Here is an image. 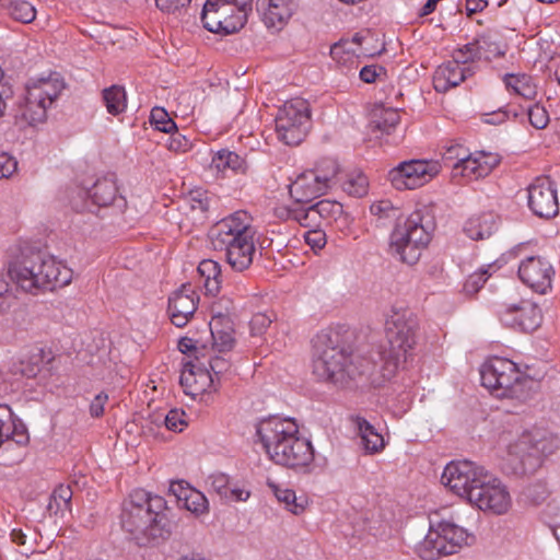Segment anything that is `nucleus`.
I'll use <instances>...</instances> for the list:
<instances>
[{
    "label": "nucleus",
    "instance_id": "f257e3e1",
    "mask_svg": "<svg viewBox=\"0 0 560 560\" xmlns=\"http://www.w3.org/2000/svg\"><path fill=\"white\" fill-rule=\"evenodd\" d=\"M119 521L128 539L140 548L159 547L173 532L166 500L142 489L122 501Z\"/></svg>",
    "mask_w": 560,
    "mask_h": 560
},
{
    "label": "nucleus",
    "instance_id": "f03ea898",
    "mask_svg": "<svg viewBox=\"0 0 560 560\" xmlns=\"http://www.w3.org/2000/svg\"><path fill=\"white\" fill-rule=\"evenodd\" d=\"M443 485L467 499L482 511L504 514L511 506V495L501 480L485 467L470 460L451 462L441 476Z\"/></svg>",
    "mask_w": 560,
    "mask_h": 560
},
{
    "label": "nucleus",
    "instance_id": "7ed1b4c3",
    "mask_svg": "<svg viewBox=\"0 0 560 560\" xmlns=\"http://www.w3.org/2000/svg\"><path fill=\"white\" fill-rule=\"evenodd\" d=\"M255 428L262 448L275 464L295 471H311L314 447L310 440L300 435L294 419L270 416L258 421Z\"/></svg>",
    "mask_w": 560,
    "mask_h": 560
},
{
    "label": "nucleus",
    "instance_id": "20e7f679",
    "mask_svg": "<svg viewBox=\"0 0 560 560\" xmlns=\"http://www.w3.org/2000/svg\"><path fill=\"white\" fill-rule=\"evenodd\" d=\"M256 229L245 211H236L218 222L210 232L215 250H224L231 268L242 272L253 264Z\"/></svg>",
    "mask_w": 560,
    "mask_h": 560
},
{
    "label": "nucleus",
    "instance_id": "39448f33",
    "mask_svg": "<svg viewBox=\"0 0 560 560\" xmlns=\"http://www.w3.org/2000/svg\"><path fill=\"white\" fill-rule=\"evenodd\" d=\"M8 276L23 291L35 293L38 289L52 291L69 284L73 272L52 256L31 252L10 262Z\"/></svg>",
    "mask_w": 560,
    "mask_h": 560
},
{
    "label": "nucleus",
    "instance_id": "423d86ee",
    "mask_svg": "<svg viewBox=\"0 0 560 560\" xmlns=\"http://www.w3.org/2000/svg\"><path fill=\"white\" fill-rule=\"evenodd\" d=\"M8 276L23 291L35 293L38 289L52 291L69 284L73 272L52 256L31 252L10 262Z\"/></svg>",
    "mask_w": 560,
    "mask_h": 560
},
{
    "label": "nucleus",
    "instance_id": "0eeeda50",
    "mask_svg": "<svg viewBox=\"0 0 560 560\" xmlns=\"http://www.w3.org/2000/svg\"><path fill=\"white\" fill-rule=\"evenodd\" d=\"M418 317L406 306L393 305L386 315L385 332L388 348L380 352L384 375H393L406 363L417 342Z\"/></svg>",
    "mask_w": 560,
    "mask_h": 560
},
{
    "label": "nucleus",
    "instance_id": "6e6552de",
    "mask_svg": "<svg viewBox=\"0 0 560 560\" xmlns=\"http://www.w3.org/2000/svg\"><path fill=\"white\" fill-rule=\"evenodd\" d=\"M313 373L320 381L343 384L364 371H359L353 365L350 346L340 340L338 332L329 331L317 337Z\"/></svg>",
    "mask_w": 560,
    "mask_h": 560
},
{
    "label": "nucleus",
    "instance_id": "1a4fd4ad",
    "mask_svg": "<svg viewBox=\"0 0 560 560\" xmlns=\"http://www.w3.org/2000/svg\"><path fill=\"white\" fill-rule=\"evenodd\" d=\"M481 384L499 398L524 400L528 397L533 380L522 373L513 361L493 357L480 369Z\"/></svg>",
    "mask_w": 560,
    "mask_h": 560
},
{
    "label": "nucleus",
    "instance_id": "9d476101",
    "mask_svg": "<svg viewBox=\"0 0 560 560\" xmlns=\"http://www.w3.org/2000/svg\"><path fill=\"white\" fill-rule=\"evenodd\" d=\"M433 223L424 217L422 210L413 211L404 222L397 225L390 234L389 249L402 262L415 265L423 248L431 241Z\"/></svg>",
    "mask_w": 560,
    "mask_h": 560
},
{
    "label": "nucleus",
    "instance_id": "9b49d317",
    "mask_svg": "<svg viewBox=\"0 0 560 560\" xmlns=\"http://www.w3.org/2000/svg\"><path fill=\"white\" fill-rule=\"evenodd\" d=\"M339 174V164L336 160L324 158L315 167L307 170L289 185V192L298 203H307L326 195L336 184Z\"/></svg>",
    "mask_w": 560,
    "mask_h": 560
},
{
    "label": "nucleus",
    "instance_id": "f8f14e48",
    "mask_svg": "<svg viewBox=\"0 0 560 560\" xmlns=\"http://www.w3.org/2000/svg\"><path fill=\"white\" fill-rule=\"evenodd\" d=\"M252 7L253 0H207L201 20L210 32L233 34L246 24Z\"/></svg>",
    "mask_w": 560,
    "mask_h": 560
},
{
    "label": "nucleus",
    "instance_id": "ddd939ff",
    "mask_svg": "<svg viewBox=\"0 0 560 560\" xmlns=\"http://www.w3.org/2000/svg\"><path fill=\"white\" fill-rule=\"evenodd\" d=\"M559 447L558 438L542 429L524 432L509 446V454L520 460L522 472H533Z\"/></svg>",
    "mask_w": 560,
    "mask_h": 560
},
{
    "label": "nucleus",
    "instance_id": "4468645a",
    "mask_svg": "<svg viewBox=\"0 0 560 560\" xmlns=\"http://www.w3.org/2000/svg\"><path fill=\"white\" fill-rule=\"evenodd\" d=\"M63 88L65 84L58 77L42 78L28 83L24 101L20 106L22 118L31 126L44 122L47 118V109Z\"/></svg>",
    "mask_w": 560,
    "mask_h": 560
},
{
    "label": "nucleus",
    "instance_id": "2eb2a0df",
    "mask_svg": "<svg viewBox=\"0 0 560 560\" xmlns=\"http://www.w3.org/2000/svg\"><path fill=\"white\" fill-rule=\"evenodd\" d=\"M467 532L454 523L442 521L438 527L430 528L418 545L417 552L423 560H436L442 556L456 553L458 548L468 544Z\"/></svg>",
    "mask_w": 560,
    "mask_h": 560
},
{
    "label": "nucleus",
    "instance_id": "dca6fc26",
    "mask_svg": "<svg viewBox=\"0 0 560 560\" xmlns=\"http://www.w3.org/2000/svg\"><path fill=\"white\" fill-rule=\"evenodd\" d=\"M278 138L288 145L300 144L311 128L308 103L302 98L285 102L276 116Z\"/></svg>",
    "mask_w": 560,
    "mask_h": 560
},
{
    "label": "nucleus",
    "instance_id": "f3484780",
    "mask_svg": "<svg viewBox=\"0 0 560 560\" xmlns=\"http://www.w3.org/2000/svg\"><path fill=\"white\" fill-rule=\"evenodd\" d=\"M71 207L78 211H92L91 206H113L119 212L125 211L127 201L118 195L116 178L113 174L97 178L90 189L79 188L71 199Z\"/></svg>",
    "mask_w": 560,
    "mask_h": 560
},
{
    "label": "nucleus",
    "instance_id": "a211bd4d",
    "mask_svg": "<svg viewBox=\"0 0 560 560\" xmlns=\"http://www.w3.org/2000/svg\"><path fill=\"white\" fill-rule=\"evenodd\" d=\"M441 171L433 160L402 161L388 172V180L397 190L416 189L431 180Z\"/></svg>",
    "mask_w": 560,
    "mask_h": 560
},
{
    "label": "nucleus",
    "instance_id": "6ab92c4d",
    "mask_svg": "<svg viewBox=\"0 0 560 560\" xmlns=\"http://www.w3.org/2000/svg\"><path fill=\"white\" fill-rule=\"evenodd\" d=\"M527 206L532 213L541 219H551L559 213L556 184L550 177H537L527 187Z\"/></svg>",
    "mask_w": 560,
    "mask_h": 560
},
{
    "label": "nucleus",
    "instance_id": "aec40b11",
    "mask_svg": "<svg viewBox=\"0 0 560 560\" xmlns=\"http://www.w3.org/2000/svg\"><path fill=\"white\" fill-rule=\"evenodd\" d=\"M553 277L552 265L540 256L527 257L518 266L521 281L539 294H547L551 290Z\"/></svg>",
    "mask_w": 560,
    "mask_h": 560
},
{
    "label": "nucleus",
    "instance_id": "412c9836",
    "mask_svg": "<svg viewBox=\"0 0 560 560\" xmlns=\"http://www.w3.org/2000/svg\"><path fill=\"white\" fill-rule=\"evenodd\" d=\"M504 325L524 332H533L541 322L542 314L537 304L523 301L520 305H511L501 314Z\"/></svg>",
    "mask_w": 560,
    "mask_h": 560
},
{
    "label": "nucleus",
    "instance_id": "4be33fe9",
    "mask_svg": "<svg viewBox=\"0 0 560 560\" xmlns=\"http://www.w3.org/2000/svg\"><path fill=\"white\" fill-rule=\"evenodd\" d=\"M198 300L190 284H183L175 291L168 298L167 307L172 324L179 328L186 326L197 310Z\"/></svg>",
    "mask_w": 560,
    "mask_h": 560
},
{
    "label": "nucleus",
    "instance_id": "5701e85b",
    "mask_svg": "<svg viewBox=\"0 0 560 560\" xmlns=\"http://www.w3.org/2000/svg\"><path fill=\"white\" fill-rule=\"evenodd\" d=\"M28 440L25 425L14 418L8 405H0V450L8 452L13 446H25Z\"/></svg>",
    "mask_w": 560,
    "mask_h": 560
},
{
    "label": "nucleus",
    "instance_id": "b1692460",
    "mask_svg": "<svg viewBox=\"0 0 560 560\" xmlns=\"http://www.w3.org/2000/svg\"><path fill=\"white\" fill-rule=\"evenodd\" d=\"M474 73V66H463L454 59L445 61L440 65L434 72V90L439 93H446L452 88L458 86Z\"/></svg>",
    "mask_w": 560,
    "mask_h": 560
},
{
    "label": "nucleus",
    "instance_id": "393cba45",
    "mask_svg": "<svg viewBox=\"0 0 560 560\" xmlns=\"http://www.w3.org/2000/svg\"><path fill=\"white\" fill-rule=\"evenodd\" d=\"M298 0H257L256 10L267 27L284 24L298 9Z\"/></svg>",
    "mask_w": 560,
    "mask_h": 560
},
{
    "label": "nucleus",
    "instance_id": "a878e982",
    "mask_svg": "<svg viewBox=\"0 0 560 560\" xmlns=\"http://www.w3.org/2000/svg\"><path fill=\"white\" fill-rule=\"evenodd\" d=\"M209 328L212 337L211 352L226 353L234 348L233 328L228 316L221 313L212 316Z\"/></svg>",
    "mask_w": 560,
    "mask_h": 560
},
{
    "label": "nucleus",
    "instance_id": "bb28decb",
    "mask_svg": "<svg viewBox=\"0 0 560 560\" xmlns=\"http://www.w3.org/2000/svg\"><path fill=\"white\" fill-rule=\"evenodd\" d=\"M170 491L187 511H190L196 515H201L208 512L209 504L206 495L195 488H191L188 483L184 481L172 482Z\"/></svg>",
    "mask_w": 560,
    "mask_h": 560
},
{
    "label": "nucleus",
    "instance_id": "cd10ccee",
    "mask_svg": "<svg viewBox=\"0 0 560 560\" xmlns=\"http://www.w3.org/2000/svg\"><path fill=\"white\" fill-rule=\"evenodd\" d=\"M460 149V147L448 148L445 154L443 155V161L445 165L447 167L453 168V177L462 176L467 178L468 180L482 178L483 176L481 174V171L479 170L478 161L477 158L475 156V153L457 158V161L454 164H451L453 161V153ZM456 156H458L457 153Z\"/></svg>",
    "mask_w": 560,
    "mask_h": 560
},
{
    "label": "nucleus",
    "instance_id": "c85d7f7f",
    "mask_svg": "<svg viewBox=\"0 0 560 560\" xmlns=\"http://www.w3.org/2000/svg\"><path fill=\"white\" fill-rule=\"evenodd\" d=\"M498 229L497 215L492 212H485L469 218L465 225V234L474 241L489 238Z\"/></svg>",
    "mask_w": 560,
    "mask_h": 560
},
{
    "label": "nucleus",
    "instance_id": "c756f323",
    "mask_svg": "<svg viewBox=\"0 0 560 560\" xmlns=\"http://www.w3.org/2000/svg\"><path fill=\"white\" fill-rule=\"evenodd\" d=\"M351 422L358 431L361 439V445L366 453L374 454L381 452L384 446V438L375 428L363 417L352 416Z\"/></svg>",
    "mask_w": 560,
    "mask_h": 560
},
{
    "label": "nucleus",
    "instance_id": "7c9ffc66",
    "mask_svg": "<svg viewBox=\"0 0 560 560\" xmlns=\"http://www.w3.org/2000/svg\"><path fill=\"white\" fill-rule=\"evenodd\" d=\"M270 487L277 500L292 514L300 515L306 510L308 499L304 494L296 495L294 490L273 483Z\"/></svg>",
    "mask_w": 560,
    "mask_h": 560
},
{
    "label": "nucleus",
    "instance_id": "2f4dec72",
    "mask_svg": "<svg viewBox=\"0 0 560 560\" xmlns=\"http://www.w3.org/2000/svg\"><path fill=\"white\" fill-rule=\"evenodd\" d=\"M400 121V115L396 109L378 107L372 112L370 128L372 131L390 135Z\"/></svg>",
    "mask_w": 560,
    "mask_h": 560
},
{
    "label": "nucleus",
    "instance_id": "473e14b6",
    "mask_svg": "<svg viewBox=\"0 0 560 560\" xmlns=\"http://www.w3.org/2000/svg\"><path fill=\"white\" fill-rule=\"evenodd\" d=\"M198 272L203 278L206 292L211 295L219 293L221 289V266L212 259H203L198 266Z\"/></svg>",
    "mask_w": 560,
    "mask_h": 560
},
{
    "label": "nucleus",
    "instance_id": "72a5a7b5",
    "mask_svg": "<svg viewBox=\"0 0 560 560\" xmlns=\"http://www.w3.org/2000/svg\"><path fill=\"white\" fill-rule=\"evenodd\" d=\"M211 167L219 172L231 170L234 173H244L246 170V163L245 160L235 152L222 149L213 155Z\"/></svg>",
    "mask_w": 560,
    "mask_h": 560
},
{
    "label": "nucleus",
    "instance_id": "f704fd0d",
    "mask_svg": "<svg viewBox=\"0 0 560 560\" xmlns=\"http://www.w3.org/2000/svg\"><path fill=\"white\" fill-rule=\"evenodd\" d=\"M191 369H195V390L196 395L203 392L217 390L213 375L210 373L206 361L196 355V361H191Z\"/></svg>",
    "mask_w": 560,
    "mask_h": 560
},
{
    "label": "nucleus",
    "instance_id": "c9c22d12",
    "mask_svg": "<svg viewBox=\"0 0 560 560\" xmlns=\"http://www.w3.org/2000/svg\"><path fill=\"white\" fill-rule=\"evenodd\" d=\"M12 19L22 23H31L36 18V9L26 0H0Z\"/></svg>",
    "mask_w": 560,
    "mask_h": 560
},
{
    "label": "nucleus",
    "instance_id": "e433bc0d",
    "mask_svg": "<svg viewBox=\"0 0 560 560\" xmlns=\"http://www.w3.org/2000/svg\"><path fill=\"white\" fill-rule=\"evenodd\" d=\"M474 40L480 59L491 60L504 55L502 45L495 34L483 33Z\"/></svg>",
    "mask_w": 560,
    "mask_h": 560
},
{
    "label": "nucleus",
    "instance_id": "4c0bfd02",
    "mask_svg": "<svg viewBox=\"0 0 560 560\" xmlns=\"http://www.w3.org/2000/svg\"><path fill=\"white\" fill-rule=\"evenodd\" d=\"M72 490L70 486L59 485L51 493L47 510L49 514H63L66 511H70Z\"/></svg>",
    "mask_w": 560,
    "mask_h": 560
},
{
    "label": "nucleus",
    "instance_id": "58836bf2",
    "mask_svg": "<svg viewBox=\"0 0 560 560\" xmlns=\"http://www.w3.org/2000/svg\"><path fill=\"white\" fill-rule=\"evenodd\" d=\"M103 101L109 114L119 115L127 107L126 91L120 85H112L103 91Z\"/></svg>",
    "mask_w": 560,
    "mask_h": 560
},
{
    "label": "nucleus",
    "instance_id": "ea45409f",
    "mask_svg": "<svg viewBox=\"0 0 560 560\" xmlns=\"http://www.w3.org/2000/svg\"><path fill=\"white\" fill-rule=\"evenodd\" d=\"M504 83L508 89L513 90L526 100H533L537 94L536 85L533 83L532 78L526 74H506Z\"/></svg>",
    "mask_w": 560,
    "mask_h": 560
},
{
    "label": "nucleus",
    "instance_id": "a19ab883",
    "mask_svg": "<svg viewBox=\"0 0 560 560\" xmlns=\"http://www.w3.org/2000/svg\"><path fill=\"white\" fill-rule=\"evenodd\" d=\"M345 192L354 198H362L368 195L369 180L362 172H353L347 175L341 183Z\"/></svg>",
    "mask_w": 560,
    "mask_h": 560
},
{
    "label": "nucleus",
    "instance_id": "79ce46f5",
    "mask_svg": "<svg viewBox=\"0 0 560 560\" xmlns=\"http://www.w3.org/2000/svg\"><path fill=\"white\" fill-rule=\"evenodd\" d=\"M287 212L289 219L296 221L302 226L315 229L322 224L313 205L308 208L288 209Z\"/></svg>",
    "mask_w": 560,
    "mask_h": 560
},
{
    "label": "nucleus",
    "instance_id": "37998d69",
    "mask_svg": "<svg viewBox=\"0 0 560 560\" xmlns=\"http://www.w3.org/2000/svg\"><path fill=\"white\" fill-rule=\"evenodd\" d=\"M370 211L382 224H385L386 221L396 220L400 214V210L394 207L390 200H380L372 203Z\"/></svg>",
    "mask_w": 560,
    "mask_h": 560
},
{
    "label": "nucleus",
    "instance_id": "c03bdc74",
    "mask_svg": "<svg viewBox=\"0 0 560 560\" xmlns=\"http://www.w3.org/2000/svg\"><path fill=\"white\" fill-rule=\"evenodd\" d=\"M151 125L159 131L171 133L176 129V124L163 107H153L150 114Z\"/></svg>",
    "mask_w": 560,
    "mask_h": 560
},
{
    "label": "nucleus",
    "instance_id": "a18cd8bd",
    "mask_svg": "<svg viewBox=\"0 0 560 560\" xmlns=\"http://www.w3.org/2000/svg\"><path fill=\"white\" fill-rule=\"evenodd\" d=\"M225 353L221 354H212L211 351L206 352L205 361L208 365V369L212 375H214L218 380L220 375H223L231 369L230 359L224 357Z\"/></svg>",
    "mask_w": 560,
    "mask_h": 560
},
{
    "label": "nucleus",
    "instance_id": "49530a36",
    "mask_svg": "<svg viewBox=\"0 0 560 560\" xmlns=\"http://www.w3.org/2000/svg\"><path fill=\"white\" fill-rule=\"evenodd\" d=\"M351 43L348 42H339L331 46L330 55L334 60L340 66L349 67V68H358V56L354 55H345V47L350 46Z\"/></svg>",
    "mask_w": 560,
    "mask_h": 560
},
{
    "label": "nucleus",
    "instance_id": "de8ad7c7",
    "mask_svg": "<svg viewBox=\"0 0 560 560\" xmlns=\"http://www.w3.org/2000/svg\"><path fill=\"white\" fill-rule=\"evenodd\" d=\"M492 268L489 265L487 268H481L480 270L471 273L464 283V291L466 294L472 295L477 293L486 283L487 279L490 276L489 269Z\"/></svg>",
    "mask_w": 560,
    "mask_h": 560
},
{
    "label": "nucleus",
    "instance_id": "09e8293b",
    "mask_svg": "<svg viewBox=\"0 0 560 560\" xmlns=\"http://www.w3.org/2000/svg\"><path fill=\"white\" fill-rule=\"evenodd\" d=\"M452 59L463 66H472L476 60H480L475 40L454 50Z\"/></svg>",
    "mask_w": 560,
    "mask_h": 560
},
{
    "label": "nucleus",
    "instance_id": "8fccbe9b",
    "mask_svg": "<svg viewBox=\"0 0 560 560\" xmlns=\"http://www.w3.org/2000/svg\"><path fill=\"white\" fill-rule=\"evenodd\" d=\"M178 350L182 353L189 355L190 359L188 361H196V355H199L203 360L206 357V352L208 351L205 345L199 347L198 341L188 337H183L179 339Z\"/></svg>",
    "mask_w": 560,
    "mask_h": 560
},
{
    "label": "nucleus",
    "instance_id": "3c124183",
    "mask_svg": "<svg viewBox=\"0 0 560 560\" xmlns=\"http://www.w3.org/2000/svg\"><path fill=\"white\" fill-rule=\"evenodd\" d=\"M475 156L477 158L479 170L483 177L489 175L501 161L499 154L492 152L477 151L475 152Z\"/></svg>",
    "mask_w": 560,
    "mask_h": 560
},
{
    "label": "nucleus",
    "instance_id": "603ef678",
    "mask_svg": "<svg viewBox=\"0 0 560 560\" xmlns=\"http://www.w3.org/2000/svg\"><path fill=\"white\" fill-rule=\"evenodd\" d=\"M530 125L536 129H544L549 122L548 112L540 104H534L527 108Z\"/></svg>",
    "mask_w": 560,
    "mask_h": 560
},
{
    "label": "nucleus",
    "instance_id": "864d4df0",
    "mask_svg": "<svg viewBox=\"0 0 560 560\" xmlns=\"http://www.w3.org/2000/svg\"><path fill=\"white\" fill-rule=\"evenodd\" d=\"M316 213L319 215V222L329 220L331 217L341 213L342 206L330 200H320L313 205Z\"/></svg>",
    "mask_w": 560,
    "mask_h": 560
},
{
    "label": "nucleus",
    "instance_id": "5fc2aeb1",
    "mask_svg": "<svg viewBox=\"0 0 560 560\" xmlns=\"http://www.w3.org/2000/svg\"><path fill=\"white\" fill-rule=\"evenodd\" d=\"M305 243L314 250H320L327 243L325 231L318 226L304 233Z\"/></svg>",
    "mask_w": 560,
    "mask_h": 560
},
{
    "label": "nucleus",
    "instance_id": "6e6d98bb",
    "mask_svg": "<svg viewBox=\"0 0 560 560\" xmlns=\"http://www.w3.org/2000/svg\"><path fill=\"white\" fill-rule=\"evenodd\" d=\"M191 0H155L156 7L164 13L182 14L186 12Z\"/></svg>",
    "mask_w": 560,
    "mask_h": 560
},
{
    "label": "nucleus",
    "instance_id": "4d7b16f0",
    "mask_svg": "<svg viewBox=\"0 0 560 560\" xmlns=\"http://www.w3.org/2000/svg\"><path fill=\"white\" fill-rule=\"evenodd\" d=\"M191 361H187L183 364V371L179 377V383L184 387V392L187 395L196 396L195 388V369L190 366Z\"/></svg>",
    "mask_w": 560,
    "mask_h": 560
},
{
    "label": "nucleus",
    "instance_id": "13d9d810",
    "mask_svg": "<svg viewBox=\"0 0 560 560\" xmlns=\"http://www.w3.org/2000/svg\"><path fill=\"white\" fill-rule=\"evenodd\" d=\"M212 490L218 493L221 499L226 498L228 491L231 487L229 476L222 472L213 474L209 477Z\"/></svg>",
    "mask_w": 560,
    "mask_h": 560
},
{
    "label": "nucleus",
    "instance_id": "bf43d9fd",
    "mask_svg": "<svg viewBox=\"0 0 560 560\" xmlns=\"http://www.w3.org/2000/svg\"><path fill=\"white\" fill-rule=\"evenodd\" d=\"M184 417V411L173 409L165 416L164 423L168 430L174 432H182L184 427L187 425Z\"/></svg>",
    "mask_w": 560,
    "mask_h": 560
},
{
    "label": "nucleus",
    "instance_id": "052dcab7",
    "mask_svg": "<svg viewBox=\"0 0 560 560\" xmlns=\"http://www.w3.org/2000/svg\"><path fill=\"white\" fill-rule=\"evenodd\" d=\"M272 323V319L264 313L253 315L249 327L253 336L262 335Z\"/></svg>",
    "mask_w": 560,
    "mask_h": 560
},
{
    "label": "nucleus",
    "instance_id": "680f3d73",
    "mask_svg": "<svg viewBox=\"0 0 560 560\" xmlns=\"http://www.w3.org/2000/svg\"><path fill=\"white\" fill-rule=\"evenodd\" d=\"M167 148L175 152H185L190 148V141L177 128L170 133Z\"/></svg>",
    "mask_w": 560,
    "mask_h": 560
},
{
    "label": "nucleus",
    "instance_id": "e2e57ef3",
    "mask_svg": "<svg viewBox=\"0 0 560 560\" xmlns=\"http://www.w3.org/2000/svg\"><path fill=\"white\" fill-rule=\"evenodd\" d=\"M12 542L23 547L21 551L23 555L28 556L34 551L33 544L27 540V535L21 528H13L10 534Z\"/></svg>",
    "mask_w": 560,
    "mask_h": 560
},
{
    "label": "nucleus",
    "instance_id": "0e129e2a",
    "mask_svg": "<svg viewBox=\"0 0 560 560\" xmlns=\"http://www.w3.org/2000/svg\"><path fill=\"white\" fill-rule=\"evenodd\" d=\"M18 170V162L16 160L7 154L1 153L0 154V178H8L11 175H13Z\"/></svg>",
    "mask_w": 560,
    "mask_h": 560
},
{
    "label": "nucleus",
    "instance_id": "69168bd1",
    "mask_svg": "<svg viewBox=\"0 0 560 560\" xmlns=\"http://www.w3.org/2000/svg\"><path fill=\"white\" fill-rule=\"evenodd\" d=\"M385 69L377 65L364 66L359 73L360 79L365 83H373L382 74Z\"/></svg>",
    "mask_w": 560,
    "mask_h": 560
},
{
    "label": "nucleus",
    "instance_id": "338daca9",
    "mask_svg": "<svg viewBox=\"0 0 560 560\" xmlns=\"http://www.w3.org/2000/svg\"><path fill=\"white\" fill-rule=\"evenodd\" d=\"M108 400V395L105 393L97 394L90 404V413L94 418H98L104 413V406Z\"/></svg>",
    "mask_w": 560,
    "mask_h": 560
},
{
    "label": "nucleus",
    "instance_id": "774afa93",
    "mask_svg": "<svg viewBox=\"0 0 560 560\" xmlns=\"http://www.w3.org/2000/svg\"><path fill=\"white\" fill-rule=\"evenodd\" d=\"M510 117V110L498 109L495 112L485 114L482 121L489 125H501L506 121Z\"/></svg>",
    "mask_w": 560,
    "mask_h": 560
}]
</instances>
